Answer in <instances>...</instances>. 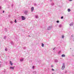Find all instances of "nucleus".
Instances as JSON below:
<instances>
[{
  "instance_id": "15",
  "label": "nucleus",
  "mask_w": 74,
  "mask_h": 74,
  "mask_svg": "<svg viewBox=\"0 0 74 74\" xmlns=\"http://www.w3.org/2000/svg\"><path fill=\"white\" fill-rule=\"evenodd\" d=\"M55 62H56V63H57V62H58V60H55Z\"/></svg>"
},
{
  "instance_id": "28",
  "label": "nucleus",
  "mask_w": 74,
  "mask_h": 74,
  "mask_svg": "<svg viewBox=\"0 0 74 74\" xmlns=\"http://www.w3.org/2000/svg\"><path fill=\"white\" fill-rule=\"evenodd\" d=\"M61 19H63V16H62L61 17Z\"/></svg>"
},
{
  "instance_id": "40",
  "label": "nucleus",
  "mask_w": 74,
  "mask_h": 74,
  "mask_svg": "<svg viewBox=\"0 0 74 74\" xmlns=\"http://www.w3.org/2000/svg\"><path fill=\"white\" fill-rule=\"evenodd\" d=\"M25 48H26V47H25Z\"/></svg>"
},
{
  "instance_id": "14",
  "label": "nucleus",
  "mask_w": 74,
  "mask_h": 74,
  "mask_svg": "<svg viewBox=\"0 0 74 74\" xmlns=\"http://www.w3.org/2000/svg\"><path fill=\"white\" fill-rule=\"evenodd\" d=\"M51 5H52V6L54 5V3H51Z\"/></svg>"
},
{
  "instance_id": "11",
  "label": "nucleus",
  "mask_w": 74,
  "mask_h": 74,
  "mask_svg": "<svg viewBox=\"0 0 74 74\" xmlns=\"http://www.w3.org/2000/svg\"><path fill=\"white\" fill-rule=\"evenodd\" d=\"M68 12H70V11H71V10L70 9H68Z\"/></svg>"
},
{
  "instance_id": "26",
  "label": "nucleus",
  "mask_w": 74,
  "mask_h": 74,
  "mask_svg": "<svg viewBox=\"0 0 74 74\" xmlns=\"http://www.w3.org/2000/svg\"><path fill=\"white\" fill-rule=\"evenodd\" d=\"M34 66H33L32 67V68L33 69H34Z\"/></svg>"
},
{
  "instance_id": "27",
  "label": "nucleus",
  "mask_w": 74,
  "mask_h": 74,
  "mask_svg": "<svg viewBox=\"0 0 74 74\" xmlns=\"http://www.w3.org/2000/svg\"><path fill=\"white\" fill-rule=\"evenodd\" d=\"M51 70L52 71H54V70H54L53 69H51Z\"/></svg>"
},
{
  "instance_id": "41",
  "label": "nucleus",
  "mask_w": 74,
  "mask_h": 74,
  "mask_svg": "<svg viewBox=\"0 0 74 74\" xmlns=\"http://www.w3.org/2000/svg\"><path fill=\"white\" fill-rule=\"evenodd\" d=\"M52 74H53V73H52Z\"/></svg>"
},
{
  "instance_id": "29",
  "label": "nucleus",
  "mask_w": 74,
  "mask_h": 74,
  "mask_svg": "<svg viewBox=\"0 0 74 74\" xmlns=\"http://www.w3.org/2000/svg\"><path fill=\"white\" fill-rule=\"evenodd\" d=\"M73 36H74V35H71V37H73Z\"/></svg>"
},
{
  "instance_id": "16",
  "label": "nucleus",
  "mask_w": 74,
  "mask_h": 74,
  "mask_svg": "<svg viewBox=\"0 0 74 74\" xmlns=\"http://www.w3.org/2000/svg\"><path fill=\"white\" fill-rule=\"evenodd\" d=\"M11 44H12V45H13V44H14V43L13 42H12V41H11Z\"/></svg>"
},
{
  "instance_id": "34",
  "label": "nucleus",
  "mask_w": 74,
  "mask_h": 74,
  "mask_svg": "<svg viewBox=\"0 0 74 74\" xmlns=\"http://www.w3.org/2000/svg\"><path fill=\"white\" fill-rule=\"evenodd\" d=\"M36 4H34V5L36 6Z\"/></svg>"
},
{
  "instance_id": "25",
  "label": "nucleus",
  "mask_w": 74,
  "mask_h": 74,
  "mask_svg": "<svg viewBox=\"0 0 74 74\" xmlns=\"http://www.w3.org/2000/svg\"><path fill=\"white\" fill-rule=\"evenodd\" d=\"M65 73H67V71H65Z\"/></svg>"
},
{
  "instance_id": "23",
  "label": "nucleus",
  "mask_w": 74,
  "mask_h": 74,
  "mask_svg": "<svg viewBox=\"0 0 74 74\" xmlns=\"http://www.w3.org/2000/svg\"><path fill=\"white\" fill-rule=\"evenodd\" d=\"M62 38H64V36L62 35Z\"/></svg>"
},
{
  "instance_id": "8",
  "label": "nucleus",
  "mask_w": 74,
  "mask_h": 74,
  "mask_svg": "<svg viewBox=\"0 0 74 74\" xmlns=\"http://www.w3.org/2000/svg\"><path fill=\"white\" fill-rule=\"evenodd\" d=\"M73 23H72L70 24V26H72L73 25Z\"/></svg>"
},
{
  "instance_id": "10",
  "label": "nucleus",
  "mask_w": 74,
  "mask_h": 74,
  "mask_svg": "<svg viewBox=\"0 0 74 74\" xmlns=\"http://www.w3.org/2000/svg\"><path fill=\"white\" fill-rule=\"evenodd\" d=\"M27 12H28V11H25V14H27Z\"/></svg>"
},
{
  "instance_id": "3",
  "label": "nucleus",
  "mask_w": 74,
  "mask_h": 74,
  "mask_svg": "<svg viewBox=\"0 0 74 74\" xmlns=\"http://www.w3.org/2000/svg\"><path fill=\"white\" fill-rule=\"evenodd\" d=\"M21 18L22 20H25V17L24 16H22Z\"/></svg>"
},
{
  "instance_id": "24",
  "label": "nucleus",
  "mask_w": 74,
  "mask_h": 74,
  "mask_svg": "<svg viewBox=\"0 0 74 74\" xmlns=\"http://www.w3.org/2000/svg\"><path fill=\"white\" fill-rule=\"evenodd\" d=\"M51 67H53V65H51Z\"/></svg>"
},
{
  "instance_id": "9",
  "label": "nucleus",
  "mask_w": 74,
  "mask_h": 74,
  "mask_svg": "<svg viewBox=\"0 0 74 74\" xmlns=\"http://www.w3.org/2000/svg\"><path fill=\"white\" fill-rule=\"evenodd\" d=\"M20 62H23V58L20 59Z\"/></svg>"
},
{
  "instance_id": "19",
  "label": "nucleus",
  "mask_w": 74,
  "mask_h": 74,
  "mask_svg": "<svg viewBox=\"0 0 74 74\" xmlns=\"http://www.w3.org/2000/svg\"><path fill=\"white\" fill-rule=\"evenodd\" d=\"M59 27H62V25H59Z\"/></svg>"
},
{
  "instance_id": "20",
  "label": "nucleus",
  "mask_w": 74,
  "mask_h": 74,
  "mask_svg": "<svg viewBox=\"0 0 74 74\" xmlns=\"http://www.w3.org/2000/svg\"><path fill=\"white\" fill-rule=\"evenodd\" d=\"M10 23H11V24H12V23H13V22H12V21H10Z\"/></svg>"
},
{
  "instance_id": "32",
  "label": "nucleus",
  "mask_w": 74,
  "mask_h": 74,
  "mask_svg": "<svg viewBox=\"0 0 74 74\" xmlns=\"http://www.w3.org/2000/svg\"><path fill=\"white\" fill-rule=\"evenodd\" d=\"M1 7L0 6V10H1Z\"/></svg>"
},
{
  "instance_id": "36",
  "label": "nucleus",
  "mask_w": 74,
  "mask_h": 74,
  "mask_svg": "<svg viewBox=\"0 0 74 74\" xmlns=\"http://www.w3.org/2000/svg\"><path fill=\"white\" fill-rule=\"evenodd\" d=\"M1 64H0V67H1Z\"/></svg>"
},
{
  "instance_id": "7",
  "label": "nucleus",
  "mask_w": 74,
  "mask_h": 74,
  "mask_svg": "<svg viewBox=\"0 0 74 74\" xmlns=\"http://www.w3.org/2000/svg\"><path fill=\"white\" fill-rule=\"evenodd\" d=\"M35 16L36 19H37V18H38V16L37 15H35Z\"/></svg>"
},
{
  "instance_id": "13",
  "label": "nucleus",
  "mask_w": 74,
  "mask_h": 74,
  "mask_svg": "<svg viewBox=\"0 0 74 74\" xmlns=\"http://www.w3.org/2000/svg\"><path fill=\"white\" fill-rule=\"evenodd\" d=\"M65 55L64 54H62V57H65Z\"/></svg>"
},
{
  "instance_id": "30",
  "label": "nucleus",
  "mask_w": 74,
  "mask_h": 74,
  "mask_svg": "<svg viewBox=\"0 0 74 74\" xmlns=\"http://www.w3.org/2000/svg\"><path fill=\"white\" fill-rule=\"evenodd\" d=\"M5 51H7V48H6V49H5Z\"/></svg>"
},
{
  "instance_id": "22",
  "label": "nucleus",
  "mask_w": 74,
  "mask_h": 74,
  "mask_svg": "<svg viewBox=\"0 0 74 74\" xmlns=\"http://www.w3.org/2000/svg\"><path fill=\"white\" fill-rule=\"evenodd\" d=\"M56 22H57V23H59V21H56Z\"/></svg>"
},
{
  "instance_id": "12",
  "label": "nucleus",
  "mask_w": 74,
  "mask_h": 74,
  "mask_svg": "<svg viewBox=\"0 0 74 74\" xmlns=\"http://www.w3.org/2000/svg\"><path fill=\"white\" fill-rule=\"evenodd\" d=\"M41 46L42 47H44V44L42 43Z\"/></svg>"
},
{
  "instance_id": "1",
  "label": "nucleus",
  "mask_w": 74,
  "mask_h": 74,
  "mask_svg": "<svg viewBox=\"0 0 74 74\" xmlns=\"http://www.w3.org/2000/svg\"><path fill=\"white\" fill-rule=\"evenodd\" d=\"M64 68H65V64L64 63H63L62 68V70H64Z\"/></svg>"
},
{
  "instance_id": "17",
  "label": "nucleus",
  "mask_w": 74,
  "mask_h": 74,
  "mask_svg": "<svg viewBox=\"0 0 74 74\" xmlns=\"http://www.w3.org/2000/svg\"><path fill=\"white\" fill-rule=\"evenodd\" d=\"M6 36H4V39L5 40V39L6 38Z\"/></svg>"
},
{
  "instance_id": "21",
  "label": "nucleus",
  "mask_w": 74,
  "mask_h": 74,
  "mask_svg": "<svg viewBox=\"0 0 74 74\" xmlns=\"http://www.w3.org/2000/svg\"><path fill=\"white\" fill-rule=\"evenodd\" d=\"M14 22H15V23H16V22H17V21H16V19H15Z\"/></svg>"
},
{
  "instance_id": "35",
  "label": "nucleus",
  "mask_w": 74,
  "mask_h": 74,
  "mask_svg": "<svg viewBox=\"0 0 74 74\" xmlns=\"http://www.w3.org/2000/svg\"><path fill=\"white\" fill-rule=\"evenodd\" d=\"M55 48H54L53 49V50H55Z\"/></svg>"
},
{
  "instance_id": "31",
  "label": "nucleus",
  "mask_w": 74,
  "mask_h": 74,
  "mask_svg": "<svg viewBox=\"0 0 74 74\" xmlns=\"http://www.w3.org/2000/svg\"><path fill=\"white\" fill-rule=\"evenodd\" d=\"M14 5L13 4H12V7H13Z\"/></svg>"
},
{
  "instance_id": "39",
  "label": "nucleus",
  "mask_w": 74,
  "mask_h": 74,
  "mask_svg": "<svg viewBox=\"0 0 74 74\" xmlns=\"http://www.w3.org/2000/svg\"><path fill=\"white\" fill-rule=\"evenodd\" d=\"M28 37H30V36H28Z\"/></svg>"
},
{
  "instance_id": "38",
  "label": "nucleus",
  "mask_w": 74,
  "mask_h": 74,
  "mask_svg": "<svg viewBox=\"0 0 74 74\" xmlns=\"http://www.w3.org/2000/svg\"><path fill=\"white\" fill-rule=\"evenodd\" d=\"M69 1H72V0H69Z\"/></svg>"
},
{
  "instance_id": "5",
  "label": "nucleus",
  "mask_w": 74,
  "mask_h": 74,
  "mask_svg": "<svg viewBox=\"0 0 74 74\" xmlns=\"http://www.w3.org/2000/svg\"><path fill=\"white\" fill-rule=\"evenodd\" d=\"M14 67H15V66H13V67H10V69H14Z\"/></svg>"
},
{
  "instance_id": "6",
  "label": "nucleus",
  "mask_w": 74,
  "mask_h": 74,
  "mask_svg": "<svg viewBox=\"0 0 74 74\" xmlns=\"http://www.w3.org/2000/svg\"><path fill=\"white\" fill-rule=\"evenodd\" d=\"M10 65H11V66H12V64H13L12 63V62H11V61H10Z\"/></svg>"
},
{
  "instance_id": "33",
  "label": "nucleus",
  "mask_w": 74,
  "mask_h": 74,
  "mask_svg": "<svg viewBox=\"0 0 74 74\" xmlns=\"http://www.w3.org/2000/svg\"><path fill=\"white\" fill-rule=\"evenodd\" d=\"M36 73V71H34V73Z\"/></svg>"
},
{
  "instance_id": "2",
  "label": "nucleus",
  "mask_w": 74,
  "mask_h": 74,
  "mask_svg": "<svg viewBox=\"0 0 74 74\" xmlns=\"http://www.w3.org/2000/svg\"><path fill=\"white\" fill-rule=\"evenodd\" d=\"M52 28V26H50L47 28V30H51Z\"/></svg>"
},
{
  "instance_id": "37",
  "label": "nucleus",
  "mask_w": 74,
  "mask_h": 74,
  "mask_svg": "<svg viewBox=\"0 0 74 74\" xmlns=\"http://www.w3.org/2000/svg\"><path fill=\"white\" fill-rule=\"evenodd\" d=\"M4 11H3V13H4Z\"/></svg>"
},
{
  "instance_id": "18",
  "label": "nucleus",
  "mask_w": 74,
  "mask_h": 74,
  "mask_svg": "<svg viewBox=\"0 0 74 74\" xmlns=\"http://www.w3.org/2000/svg\"><path fill=\"white\" fill-rule=\"evenodd\" d=\"M60 52H61V51H59L58 52V54H59V53H60Z\"/></svg>"
},
{
  "instance_id": "4",
  "label": "nucleus",
  "mask_w": 74,
  "mask_h": 74,
  "mask_svg": "<svg viewBox=\"0 0 74 74\" xmlns=\"http://www.w3.org/2000/svg\"><path fill=\"white\" fill-rule=\"evenodd\" d=\"M34 11V7L31 8V12H33Z\"/></svg>"
}]
</instances>
